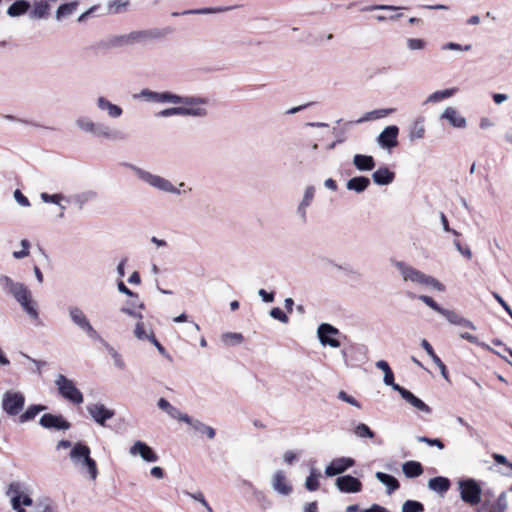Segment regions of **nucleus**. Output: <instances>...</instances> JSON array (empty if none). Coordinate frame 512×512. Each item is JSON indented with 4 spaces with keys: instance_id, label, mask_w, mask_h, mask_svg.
<instances>
[{
    "instance_id": "obj_1",
    "label": "nucleus",
    "mask_w": 512,
    "mask_h": 512,
    "mask_svg": "<svg viewBox=\"0 0 512 512\" xmlns=\"http://www.w3.org/2000/svg\"><path fill=\"white\" fill-rule=\"evenodd\" d=\"M75 126L82 133L95 139L110 142H124L128 134L103 121H95L88 115H81L75 119Z\"/></svg>"
},
{
    "instance_id": "obj_2",
    "label": "nucleus",
    "mask_w": 512,
    "mask_h": 512,
    "mask_svg": "<svg viewBox=\"0 0 512 512\" xmlns=\"http://www.w3.org/2000/svg\"><path fill=\"white\" fill-rule=\"evenodd\" d=\"M404 282H410L416 286L432 287L438 291H443L444 286L437 279L429 276L420 270L412 267L403 261H393Z\"/></svg>"
},
{
    "instance_id": "obj_3",
    "label": "nucleus",
    "mask_w": 512,
    "mask_h": 512,
    "mask_svg": "<svg viewBox=\"0 0 512 512\" xmlns=\"http://www.w3.org/2000/svg\"><path fill=\"white\" fill-rule=\"evenodd\" d=\"M127 166L134 172L138 179L148 184L149 186L165 193H170L174 195L181 194L180 190L177 187H175L172 184V182L169 181L168 179L153 174L133 164H127Z\"/></svg>"
},
{
    "instance_id": "obj_4",
    "label": "nucleus",
    "mask_w": 512,
    "mask_h": 512,
    "mask_svg": "<svg viewBox=\"0 0 512 512\" xmlns=\"http://www.w3.org/2000/svg\"><path fill=\"white\" fill-rule=\"evenodd\" d=\"M70 459L75 465L85 468L91 480L98 475L96 461L90 457V448L82 443H76L70 451Z\"/></svg>"
},
{
    "instance_id": "obj_5",
    "label": "nucleus",
    "mask_w": 512,
    "mask_h": 512,
    "mask_svg": "<svg viewBox=\"0 0 512 512\" xmlns=\"http://www.w3.org/2000/svg\"><path fill=\"white\" fill-rule=\"evenodd\" d=\"M208 103V100L203 97L196 96H181L176 94L174 104H181L182 106H178L181 110H185L186 112L181 114V116H191V117H205L207 115V109L205 105Z\"/></svg>"
},
{
    "instance_id": "obj_6",
    "label": "nucleus",
    "mask_w": 512,
    "mask_h": 512,
    "mask_svg": "<svg viewBox=\"0 0 512 512\" xmlns=\"http://www.w3.org/2000/svg\"><path fill=\"white\" fill-rule=\"evenodd\" d=\"M68 315L72 323L82 330L89 339L95 341L101 340L99 333L94 329L88 317L80 307L74 305L69 306Z\"/></svg>"
},
{
    "instance_id": "obj_7",
    "label": "nucleus",
    "mask_w": 512,
    "mask_h": 512,
    "mask_svg": "<svg viewBox=\"0 0 512 512\" xmlns=\"http://www.w3.org/2000/svg\"><path fill=\"white\" fill-rule=\"evenodd\" d=\"M458 489L461 500L471 506L477 505L481 501L482 489L478 482L473 478L461 479L458 481Z\"/></svg>"
},
{
    "instance_id": "obj_8",
    "label": "nucleus",
    "mask_w": 512,
    "mask_h": 512,
    "mask_svg": "<svg viewBox=\"0 0 512 512\" xmlns=\"http://www.w3.org/2000/svg\"><path fill=\"white\" fill-rule=\"evenodd\" d=\"M55 384L59 394L63 398L76 405H79L83 402L84 398L82 392L75 386L74 382L68 379L66 376L59 374L56 377Z\"/></svg>"
},
{
    "instance_id": "obj_9",
    "label": "nucleus",
    "mask_w": 512,
    "mask_h": 512,
    "mask_svg": "<svg viewBox=\"0 0 512 512\" xmlns=\"http://www.w3.org/2000/svg\"><path fill=\"white\" fill-rule=\"evenodd\" d=\"M25 396L21 392L7 391L2 397V409L9 416L18 415L24 408Z\"/></svg>"
},
{
    "instance_id": "obj_10",
    "label": "nucleus",
    "mask_w": 512,
    "mask_h": 512,
    "mask_svg": "<svg viewBox=\"0 0 512 512\" xmlns=\"http://www.w3.org/2000/svg\"><path fill=\"white\" fill-rule=\"evenodd\" d=\"M13 297L31 319L37 320L39 318V313L36 309V302L33 300L31 292L29 291L27 286H24Z\"/></svg>"
},
{
    "instance_id": "obj_11",
    "label": "nucleus",
    "mask_w": 512,
    "mask_h": 512,
    "mask_svg": "<svg viewBox=\"0 0 512 512\" xmlns=\"http://www.w3.org/2000/svg\"><path fill=\"white\" fill-rule=\"evenodd\" d=\"M86 410L91 418L99 425L105 426L107 420L114 417L115 411L107 408L102 403H92L86 406Z\"/></svg>"
},
{
    "instance_id": "obj_12",
    "label": "nucleus",
    "mask_w": 512,
    "mask_h": 512,
    "mask_svg": "<svg viewBox=\"0 0 512 512\" xmlns=\"http://www.w3.org/2000/svg\"><path fill=\"white\" fill-rule=\"evenodd\" d=\"M316 193L313 185H308L304 189L303 197L296 208V214L301 223L308 221V208L312 205Z\"/></svg>"
},
{
    "instance_id": "obj_13",
    "label": "nucleus",
    "mask_w": 512,
    "mask_h": 512,
    "mask_svg": "<svg viewBox=\"0 0 512 512\" xmlns=\"http://www.w3.org/2000/svg\"><path fill=\"white\" fill-rule=\"evenodd\" d=\"M317 334L319 341L323 346H330L332 348H338L340 346V342L332 337L339 334V330L331 324H320L317 329Z\"/></svg>"
},
{
    "instance_id": "obj_14",
    "label": "nucleus",
    "mask_w": 512,
    "mask_h": 512,
    "mask_svg": "<svg viewBox=\"0 0 512 512\" xmlns=\"http://www.w3.org/2000/svg\"><path fill=\"white\" fill-rule=\"evenodd\" d=\"M39 424L45 429H54L59 431H65L71 428V423L62 415H55L51 413L43 414L39 420Z\"/></svg>"
},
{
    "instance_id": "obj_15",
    "label": "nucleus",
    "mask_w": 512,
    "mask_h": 512,
    "mask_svg": "<svg viewBox=\"0 0 512 512\" xmlns=\"http://www.w3.org/2000/svg\"><path fill=\"white\" fill-rule=\"evenodd\" d=\"M355 465V460L350 457H339L333 459L325 468V475L333 477L340 475Z\"/></svg>"
},
{
    "instance_id": "obj_16",
    "label": "nucleus",
    "mask_w": 512,
    "mask_h": 512,
    "mask_svg": "<svg viewBox=\"0 0 512 512\" xmlns=\"http://www.w3.org/2000/svg\"><path fill=\"white\" fill-rule=\"evenodd\" d=\"M176 94L164 91V92H156L150 89H142L137 95L138 98L143 99L147 102L154 103H171L174 104Z\"/></svg>"
},
{
    "instance_id": "obj_17",
    "label": "nucleus",
    "mask_w": 512,
    "mask_h": 512,
    "mask_svg": "<svg viewBox=\"0 0 512 512\" xmlns=\"http://www.w3.org/2000/svg\"><path fill=\"white\" fill-rule=\"evenodd\" d=\"M399 128L396 125L385 127L377 137V143L384 149H392L398 145Z\"/></svg>"
},
{
    "instance_id": "obj_18",
    "label": "nucleus",
    "mask_w": 512,
    "mask_h": 512,
    "mask_svg": "<svg viewBox=\"0 0 512 512\" xmlns=\"http://www.w3.org/2000/svg\"><path fill=\"white\" fill-rule=\"evenodd\" d=\"M335 485L342 493H358L362 490L361 481L352 475L339 476Z\"/></svg>"
},
{
    "instance_id": "obj_19",
    "label": "nucleus",
    "mask_w": 512,
    "mask_h": 512,
    "mask_svg": "<svg viewBox=\"0 0 512 512\" xmlns=\"http://www.w3.org/2000/svg\"><path fill=\"white\" fill-rule=\"evenodd\" d=\"M272 489L282 496H288L292 493V485L288 482L284 471L277 470L271 479Z\"/></svg>"
},
{
    "instance_id": "obj_20",
    "label": "nucleus",
    "mask_w": 512,
    "mask_h": 512,
    "mask_svg": "<svg viewBox=\"0 0 512 512\" xmlns=\"http://www.w3.org/2000/svg\"><path fill=\"white\" fill-rule=\"evenodd\" d=\"M440 120L447 121L453 128L465 129L467 127V120L460 112L454 107H446L440 115Z\"/></svg>"
},
{
    "instance_id": "obj_21",
    "label": "nucleus",
    "mask_w": 512,
    "mask_h": 512,
    "mask_svg": "<svg viewBox=\"0 0 512 512\" xmlns=\"http://www.w3.org/2000/svg\"><path fill=\"white\" fill-rule=\"evenodd\" d=\"M96 107L99 111L105 112L111 119H118L123 115L122 107L112 103L104 96L97 97Z\"/></svg>"
},
{
    "instance_id": "obj_22",
    "label": "nucleus",
    "mask_w": 512,
    "mask_h": 512,
    "mask_svg": "<svg viewBox=\"0 0 512 512\" xmlns=\"http://www.w3.org/2000/svg\"><path fill=\"white\" fill-rule=\"evenodd\" d=\"M129 452L133 456L140 455V457L146 462L158 461V455L155 453V451L142 441H136L130 447Z\"/></svg>"
},
{
    "instance_id": "obj_23",
    "label": "nucleus",
    "mask_w": 512,
    "mask_h": 512,
    "mask_svg": "<svg viewBox=\"0 0 512 512\" xmlns=\"http://www.w3.org/2000/svg\"><path fill=\"white\" fill-rule=\"evenodd\" d=\"M395 391H397L404 400H406L410 405H412L416 409L426 414L431 413V408L409 390L405 389L402 386H397V388H395Z\"/></svg>"
},
{
    "instance_id": "obj_24",
    "label": "nucleus",
    "mask_w": 512,
    "mask_h": 512,
    "mask_svg": "<svg viewBox=\"0 0 512 512\" xmlns=\"http://www.w3.org/2000/svg\"><path fill=\"white\" fill-rule=\"evenodd\" d=\"M440 314L444 316L447 319V321L452 325L465 327L471 330H476V326L470 320L462 317L460 314L456 313L453 310L443 308Z\"/></svg>"
},
{
    "instance_id": "obj_25",
    "label": "nucleus",
    "mask_w": 512,
    "mask_h": 512,
    "mask_svg": "<svg viewBox=\"0 0 512 512\" xmlns=\"http://www.w3.org/2000/svg\"><path fill=\"white\" fill-rule=\"evenodd\" d=\"M373 182L380 186L391 184L395 179V173L383 166L372 173Z\"/></svg>"
},
{
    "instance_id": "obj_26",
    "label": "nucleus",
    "mask_w": 512,
    "mask_h": 512,
    "mask_svg": "<svg viewBox=\"0 0 512 512\" xmlns=\"http://www.w3.org/2000/svg\"><path fill=\"white\" fill-rule=\"evenodd\" d=\"M353 165L358 171L368 172L375 168L376 163L371 155L355 154L353 156Z\"/></svg>"
},
{
    "instance_id": "obj_27",
    "label": "nucleus",
    "mask_w": 512,
    "mask_h": 512,
    "mask_svg": "<svg viewBox=\"0 0 512 512\" xmlns=\"http://www.w3.org/2000/svg\"><path fill=\"white\" fill-rule=\"evenodd\" d=\"M7 495L10 496L11 506L15 512H26L20 500V484L18 482L9 485Z\"/></svg>"
},
{
    "instance_id": "obj_28",
    "label": "nucleus",
    "mask_w": 512,
    "mask_h": 512,
    "mask_svg": "<svg viewBox=\"0 0 512 512\" xmlns=\"http://www.w3.org/2000/svg\"><path fill=\"white\" fill-rule=\"evenodd\" d=\"M370 179L366 176H356L346 182V188L357 194H361L370 186Z\"/></svg>"
},
{
    "instance_id": "obj_29",
    "label": "nucleus",
    "mask_w": 512,
    "mask_h": 512,
    "mask_svg": "<svg viewBox=\"0 0 512 512\" xmlns=\"http://www.w3.org/2000/svg\"><path fill=\"white\" fill-rule=\"evenodd\" d=\"M458 89L456 87L448 88L440 91L433 92L430 94L425 101L422 103L423 106L431 104V103H439L454 96L457 93Z\"/></svg>"
},
{
    "instance_id": "obj_30",
    "label": "nucleus",
    "mask_w": 512,
    "mask_h": 512,
    "mask_svg": "<svg viewBox=\"0 0 512 512\" xmlns=\"http://www.w3.org/2000/svg\"><path fill=\"white\" fill-rule=\"evenodd\" d=\"M450 486V480L443 476H437L428 481V488L440 495L445 494L450 489Z\"/></svg>"
},
{
    "instance_id": "obj_31",
    "label": "nucleus",
    "mask_w": 512,
    "mask_h": 512,
    "mask_svg": "<svg viewBox=\"0 0 512 512\" xmlns=\"http://www.w3.org/2000/svg\"><path fill=\"white\" fill-rule=\"evenodd\" d=\"M394 111L395 110L393 108L372 110V111L367 112L363 117L359 118L355 122L350 121V122L345 123V127L346 128L351 127L355 123H362L364 121H368V120H372V119L383 118V117H386L387 115L393 113Z\"/></svg>"
},
{
    "instance_id": "obj_32",
    "label": "nucleus",
    "mask_w": 512,
    "mask_h": 512,
    "mask_svg": "<svg viewBox=\"0 0 512 512\" xmlns=\"http://www.w3.org/2000/svg\"><path fill=\"white\" fill-rule=\"evenodd\" d=\"M402 471L407 478H416L423 474V466L418 461L410 460L402 464Z\"/></svg>"
},
{
    "instance_id": "obj_33",
    "label": "nucleus",
    "mask_w": 512,
    "mask_h": 512,
    "mask_svg": "<svg viewBox=\"0 0 512 512\" xmlns=\"http://www.w3.org/2000/svg\"><path fill=\"white\" fill-rule=\"evenodd\" d=\"M425 131L424 118L420 117L416 119L409 128V140L413 142L415 140L423 139Z\"/></svg>"
},
{
    "instance_id": "obj_34",
    "label": "nucleus",
    "mask_w": 512,
    "mask_h": 512,
    "mask_svg": "<svg viewBox=\"0 0 512 512\" xmlns=\"http://www.w3.org/2000/svg\"><path fill=\"white\" fill-rule=\"evenodd\" d=\"M0 285L5 292L12 296L18 293L25 286L23 283L13 281L12 278L6 275H0Z\"/></svg>"
},
{
    "instance_id": "obj_35",
    "label": "nucleus",
    "mask_w": 512,
    "mask_h": 512,
    "mask_svg": "<svg viewBox=\"0 0 512 512\" xmlns=\"http://www.w3.org/2000/svg\"><path fill=\"white\" fill-rule=\"evenodd\" d=\"M40 198L45 203H52V204L59 206V208L61 210L59 217L60 218L64 217V211H65L66 207L64 205H62L61 202L63 200L68 201V199L63 194H60V193L48 194L46 192H43L40 194Z\"/></svg>"
},
{
    "instance_id": "obj_36",
    "label": "nucleus",
    "mask_w": 512,
    "mask_h": 512,
    "mask_svg": "<svg viewBox=\"0 0 512 512\" xmlns=\"http://www.w3.org/2000/svg\"><path fill=\"white\" fill-rule=\"evenodd\" d=\"M47 407L45 405H41V404H34V405H30L28 406V408L25 410L24 413H22L20 416H19V422L20 423H25V422H29L33 419H35V417L41 413L42 411L46 410Z\"/></svg>"
},
{
    "instance_id": "obj_37",
    "label": "nucleus",
    "mask_w": 512,
    "mask_h": 512,
    "mask_svg": "<svg viewBox=\"0 0 512 512\" xmlns=\"http://www.w3.org/2000/svg\"><path fill=\"white\" fill-rule=\"evenodd\" d=\"M30 8V3L26 0H17L12 3L8 10L7 14L10 17H18L25 14Z\"/></svg>"
},
{
    "instance_id": "obj_38",
    "label": "nucleus",
    "mask_w": 512,
    "mask_h": 512,
    "mask_svg": "<svg viewBox=\"0 0 512 512\" xmlns=\"http://www.w3.org/2000/svg\"><path fill=\"white\" fill-rule=\"evenodd\" d=\"M375 477L379 482L387 487L388 493H392L399 488L398 480L392 475L386 474L384 472H376Z\"/></svg>"
},
{
    "instance_id": "obj_39",
    "label": "nucleus",
    "mask_w": 512,
    "mask_h": 512,
    "mask_svg": "<svg viewBox=\"0 0 512 512\" xmlns=\"http://www.w3.org/2000/svg\"><path fill=\"white\" fill-rule=\"evenodd\" d=\"M189 426H191L196 431L205 434L209 439H214L216 432L215 429L209 425H206L205 423L201 422L200 420L191 418V421L187 423Z\"/></svg>"
},
{
    "instance_id": "obj_40",
    "label": "nucleus",
    "mask_w": 512,
    "mask_h": 512,
    "mask_svg": "<svg viewBox=\"0 0 512 512\" xmlns=\"http://www.w3.org/2000/svg\"><path fill=\"white\" fill-rule=\"evenodd\" d=\"M50 5L47 1L35 2L33 10L30 13V17L34 19H43L49 15Z\"/></svg>"
},
{
    "instance_id": "obj_41",
    "label": "nucleus",
    "mask_w": 512,
    "mask_h": 512,
    "mask_svg": "<svg viewBox=\"0 0 512 512\" xmlns=\"http://www.w3.org/2000/svg\"><path fill=\"white\" fill-rule=\"evenodd\" d=\"M406 296L410 299L418 298L420 301L425 303L427 306H429L431 309H433L434 311H436L439 314L443 310V308L430 296H427V295L416 296L412 292H406Z\"/></svg>"
},
{
    "instance_id": "obj_42",
    "label": "nucleus",
    "mask_w": 512,
    "mask_h": 512,
    "mask_svg": "<svg viewBox=\"0 0 512 512\" xmlns=\"http://www.w3.org/2000/svg\"><path fill=\"white\" fill-rule=\"evenodd\" d=\"M77 2L61 4L56 11V19L62 20L63 18L72 15L77 9Z\"/></svg>"
},
{
    "instance_id": "obj_43",
    "label": "nucleus",
    "mask_w": 512,
    "mask_h": 512,
    "mask_svg": "<svg viewBox=\"0 0 512 512\" xmlns=\"http://www.w3.org/2000/svg\"><path fill=\"white\" fill-rule=\"evenodd\" d=\"M34 512H55L52 500L48 497H42L34 503Z\"/></svg>"
},
{
    "instance_id": "obj_44",
    "label": "nucleus",
    "mask_w": 512,
    "mask_h": 512,
    "mask_svg": "<svg viewBox=\"0 0 512 512\" xmlns=\"http://www.w3.org/2000/svg\"><path fill=\"white\" fill-rule=\"evenodd\" d=\"M221 340L225 345H239L243 342L244 337L241 333L237 332H226L221 336Z\"/></svg>"
},
{
    "instance_id": "obj_45",
    "label": "nucleus",
    "mask_w": 512,
    "mask_h": 512,
    "mask_svg": "<svg viewBox=\"0 0 512 512\" xmlns=\"http://www.w3.org/2000/svg\"><path fill=\"white\" fill-rule=\"evenodd\" d=\"M508 509L507 492L503 491L499 494L496 501L492 505L491 512H506Z\"/></svg>"
},
{
    "instance_id": "obj_46",
    "label": "nucleus",
    "mask_w": 512,
    "mask_h": 512,
    "mask_svg": "<svg viewBox=\"0 0 512 512\" xmlns=\"http://www.w3.org/2000/svg\"><path fill=\"white\" fill-rule=\"evenodd\" d=\"M319 477H320V473L315 468H312L310 470L309 476L306 478L305 488L308 491H316L320 486L319 481H318Z\"/></svg>"
},
{
    "instance_id": "obj_47",
    "label": "nucleus",
    "mask_w": 512,
    "mask_h": 512,
    "mask_svg": "<svg viewBox=\"0 0 512 512\" xmlns=\"http://www.w3.org/2000/svg\"><path fill=\"white\" fill-rule=\"evenodd\" d=\"M143 36V32L135 31L131 32L128 35H122L115 37L113 43L115 45L119 44H130L132 42L138 41Z\"/></svg>"
},
{
    "instance_id": "obj_48",
    "label": "nucleus",
    "mask_w": 512,
    "mask_h": 512,
    "mask_svg": "<svg viewBox=\"0 0 512 512\" xmlns=\"http://www.w3.org/2000/svg\"><path fill=\"white\" fill-rule=\"evenodd\" d=\"M354 434L359 438H373L375 433L364 423H359L354 428Z\"/></svg>"
},
{
    "instance_id": "obj_49",
    "label": "nucleus",
    "mask_w": 512,
    "mask_h": 512,
    "mask_svg": "<svg viewBox=\"0 0 512 512\" xmlns=\"http://www.w3.org/2000/svg\"><path fill=\"white\" fill-rule=\"evenodd\" d=\"M459 336H460V338H462L472 344H475L485 350L493 351V348H491L488 344L480 341L476 336H474L468 332H460Z\"/></svg>"
},
{
    "instance_id": "obj_50",
    "label": "nucleus",
    "mask_w": 512,
    "mask_h": 512,
    "mask_svg": "<svg viewBox=\"0 0 512 512\" xmlns=\"http://www.w3.org/2000/svg\"><path fill=\"white\" fill-rule=\"evenodd\" d=\"M134 335L138 340L149 341V336L154 335V333L151 329L149 331H146L143 322L139 321L135 325Z\"/></svg>"
},
{
    "instance_id": "obj_51",
    "label": "nucleus",
    "mask_w": 512,
    "mask_h": 512,
    "mask_svg": "<svg viewBox=\"0 0 512 512\" xmlns=\"http://www.w3.org/2000/svg\"><path fill=\"white\" fill-rule=\"evenodd\" d=\"M424 506L416 500H407L402 506V512H423Z\"/></svg>"
},
{
    "instance_id": "obj_52",
    "label": "nucleus",
    "mask_w": 512,
    "mask_h": 512,
    "mask_svg": "<svg viewBox=\"0 0 512 512\" xmlns=\"http://www.w3.org/2000/svg\"><path fill=\"white\" fill-rule=\"evenodd\" d=\"M97 196L95 191L88 190L80 194L75 195V202L81 207L85 203L95 199Z\"/></svg>"
},
{
    "instance_id": "obj_53",
    "label": "nucleus",
    "mask_w": 512,
    "mask_h": 512,
    "mask_svg": "<svg viewBox=\"0 0 512 512\" xmlns=\"http://www.w3.org/2000/svg\"><path fill=\"white\" fill-rule=\"evenodd\" d=\"M167 414L173 418L177 419L181 422L188 423L191 421V417L188 414L182 413L177 407L173 406L169 409Z\"/></svg>"
},
{
    "instance_id": "obj_54",
    "label": "nucleus",
    "mask_w": 512,
    "mask_h": 512,
    "mask_svg": "<svg viewBox=\"0 0 512 512\" xmlns=\"http://www.w3.org/2000/svg\"><path fill=\"white\" fill-rule=\"evenodd\" d=\"M229 7H211V8H202L196 10H188L184 11L183 14H210V13H219L228 11Z\"/></svg>"
},
{
    "instance_id": "obj_55",
    "label": "nucleus",
    "mask_w": 512,
    "mask_h": 512,
    "mask_svg": "<svg viewBox=\"0 0 512 512\" xmlns=\"http://www.w3.org/2000/svg\"><path fill=\"white\" fill-rule=\"evenodd\" d=\"M416 440L421 443H425L429 446H436L438 449L443 450L445 445L439 438H428L426 436H417Z\"/></svg>"
},
{
    "instance_id": "obj_56",
    "label": "nucleus",
    "mask_w": 512,
    "mask_h": 512,
    "mask_svg": "<svg viewBox=\"0 0 512 512\" xmlns=\"http://www.w3.org/2000/svg\"><path fill=\"white\" fill-rule=\"evenodd\" d=\"M108 352L110 354V356L112 357L113 361H114V365L118 368V369H125L126 367V364L122 358V356L120 355V353H118L113 347L111 346H108Z\"/></svg>"
},
{
    "instance_id": "obj_57",
    "label": "nucleus",
    "mask_w": 512,
    "mask_h": 512,
    "mask_svg": "<svg viewBox=\"0 0 512 512\" xmlns=\"http://www.w3.org/2000/svg\"><path fill=\"white\" fill-rule=\"evenodd\" d=\"M408 49L414 50H423L426 47V42L420 38H409L406 41Z\"/></svg>"
},
{
    "instance_id": "obj_58",
    "label": "nucleus",
    "mask_w": 512,
    "mask_h": 512,
    "mask_svg": "<svg viewBox=\"0 0 512 512\" xmlns=\"http://www.w3.org/2000/svg\"><path fill=\"white\" fill-rule=\"evenodd\" d=\"M269 315L281 323L287 324L289 322L288 316L279 307L272 308Z\"/></svg>"
},
{
    "instance_id": "obj_59",
    "label": "nucleus",
    "mask_w": 512,
    "mask_h": 512,
    "mask_svg": "<svg viewBox=\"0 0 512 512\" xmlns=\"http://www.w3.org/2000/svg\"><path fill=\"white\" fill-rule=\"evenodd\" d=\"M185 494L187 496L191 497L192 499L198 501L199 503H201L208 512H213L211 506L206 501V499H205V497H204L202 492H200V491L196 492V493L185 492Z\"/></svg>"
},
{
    "instance_id": "obj_60",
    "label": "nucleus",
    "mask_w": 512,
    "mask_h": 512,
    "mask_svg": "<svg viewBox=\"0 0 512 512\" xmlns=\"http://www.w3.org/2000/svg\"><path fill=\"white\" fill-rule=\"evenodd\" d=\"M22 249L20 251H14L13 257L16 259H22L29 255L30 243L27 239L21 240Z\"/></svg>"
},
{
    "instance_id": "obj_61",
    "label": "nucleus",
    "mask_w": 512,
    "mask_h": 512,
    "mask_svg": "<svg viewBox=\"0 0 512 512\" xmlns=\"http://www.w3.org/2000/svg\"><path fill=\"white\" fill-rule=\"evenodd\" d=\"M338 399L341 401H344L358 409H361V404L359 401H357L353 396L347 394L345 391H339L338 393Z\"/></svg>"
},
{
    "instance_id": "obj_62",
    "label": "nucleus",
    "mask_w": 512,
    "mask_h": 512,
    "mask_svg": "<svg viewBox=\"0 0 512 512\" xmlns=\"http://www.w3.org/2000/svg\"><path fill=\"white\" fill-rule=\"evenodd\" d=\"M185 110H181L178 106L176 107H170L163 109L158 113V116L160 117H171V116H181V114L185 113Z\"/></svg>"
},
{
    "instance_id": "obj_63",
    "label": "nucleus",
    "mask_w": 512,
    "mask_h": 512,
    "mask_svg": "<svg viewBox=\"0 0 512 512\" xmlns=\"http://www.w3.org/2000/svg\"><path fill=\"white\" fill-rule=\"evenodd\" d=\"M149 342H151L155 347L156 349L158 350V352L164 356L165 358H167L169 361H172V357L170 354L167 353L166 349L164 348V346L156 339L155 335H150L149 336Z\"/></svg>"
},
{
    "instance_id": "obj_64",
    "label": "nucleus",
    "mask_w": 512,
    "mask_h": 512,
    "mask_svg": "<svg viewBox=\"0 0 512 512\" xmlns=\"http://www.w3.org/2000/svg\"><path fill=\"white\" fill-rule=\"evenodd\" d=\"M14 199L22 207L30 206V201L19 189L14 191Z\"/></svg>"
}]
</instances>
